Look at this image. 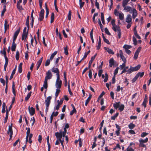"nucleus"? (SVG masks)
<instances>
[{"instance_id":"obj_1","label":"nucleus","mask_w":151,"mask_h":151,"mask_svg":"<svg viewBox=\"0 0 151 151\" xmlns=\"http://www.w3.org/2000/svg\"><path fill=\"white\" fill-rule=\"evenodd\" d=\"M141 65H138L134 67H132V66H130V68L129 69V73H131L133 71H135L139 70L140 68Z\"/></svg>"},{"instance_id":"obj_2","label":"nucleus","mask_w":151,"mask_h":151,"mask_svg":"<svg viewBox=\"0 0 151 151\" xmlns=\"http://www.w3.org/2000/svg\"><path fill=\"white\" fill-rule=\"evenodd\" d=\"M60 80V77H57L55 84L56 87L57 88L60 89L61 88L62 81L61 80Z\"/></svg>"},{"instance_id":"obj_3","label":"nucleus","mask_w":151,"mask_h":151,"mask_svg":"<svg viewBox=\"0 0 151 151\" xmlns=\"http://www.w3.org/2000/svg\"><path fill=\"white\" fill-rule=\"evenodd\" d=\"M52 76V74L50 70H48L46 73V76L45 77V80L47 81L51 79Z\"/></svg>"},{"instance_id":"obj_4","label":"nucleus","mask_w":151,"mask_h":151,"mask_svg":"<svg viewBox=\"0 0 151 151\" xmlns=\"http://www.w3.org/2000/svg\"><path fill=\"white\" fill-rule=\"evenodd\" d=\"M45 13V11L44 9H42L41 10L39 13V20L40 21H42L43 20L44 17V14Z\"/></svg>"},{"instance_id":"obj_5","label":"nucleus","mask_w":151,"mask_h":151,"mask_svg":"<svg viewBox=\"0 0 151 151\" xmlns=\"http://www.w3.org/2000/svg\"><path fill=\"white\" fill-rule=\"evenodd\" d=\"M115 20L114 19H112L111 22V23L112 26V29L115 32H116V28L119 27V25H117L115 24Z\"/></svg>"},{"instance_id":"obj_6","label":"nucleus","mask_w":151,"mask_h":151,"mask_svg":"<svg viewBox=\"0 0 151 151\" xmlns=\"http://www.w3.org/2000/svg\"><path fill=\"white\" fill-rule=\"evenodd\" d=\"M52 71L56 73L57 77H60V72L59 70L57 68L53 67L52 69Z\"/></svg>"},{"instance_id":"obj_7","label":"nucleus","mask_w":151,"mask_h":151,"mask_svg":"<svg viewBox=\"0 0 151 151\" xmlns=\"http://www.w3.org/2000/svg\"><path fill=\"white\" fill-rule=\"evenodd\" d=\"M28 110L30 115L32 116L34 115L35 113V110L34 108L33 107H30V106L28 107Z\"/></svg>"},{"instance_id":"obj_8","label":"nucleus","mask_w":151,"mask_h":151,"mask_svg":"<svg viewBox=\"0 0 151 151\" xmlns=\"http://www.w3.org/2000/svg\"><path fill=\"white\" fill-rule=\"evenodd\" d=\"M119 54L121 58L124 63H126L127 60L124 56L123 55L122 51V50H119Z\"/></svg>"},{"instance_id":"obj_9","label":"nucleus","mask_w":151,"mask_h":151,"mask_svg":"<svg viewBox=\"0 0 151 151\" xmlns=\"http://www.w3.org/2000/svg\"><path fill=\"white\" fill-rule=\"evenodd\" d=\"M51 99L52 97L51 96H49L47 97L45 101L46 106H49L51 102L50 100Z\"/></svg>"},{"instance_id":"obj_10","label":"nucleus","mask_w":151,"mask_h":151,"mask_svg":"<svg viewBox=\"0 0 151 151\" xmlns=\"http://www.w3.org/2000/svg\"><path fill=\"white\" fill-rule=\"evenodd\" d=\"M28 29H27V33H22V40L23 41L24 40V41H25L27 37V35L28 32Z\"/></svg>"},{"instance_id":"obj_11","label":"nucleus","mask_w":151,"mask_h":151,"mask_svg":"<svg viewBox=\"0 0 151 151\" xmlns=\"http://www.w3.org/2000/svg\"><path fill=\"white\" fill-rule=\"evenodd\" d=\"M147 100L148 98L147 95H145L142 104V105L145 108L147 106L146 103L147 101Z\"/></svg>"},{"instance_id":"obj_12","label":"nucleus","mask_w":151,"mask_h":151,"mask_svg":"<svg viewBox=\"0 0 151 151\" xmlns=\"http://www.w3.org/2000/svg\"><path fill=\"white\" fill-rule=\"evenodd\" d=\"M116 32L117 31V34L119 39L121 38V31L120 27H118L116 28Z\"/></svg>"},{"instance_id":"obj_13","label":"nucleus","mask_w":151,"mask_h":151,"mask_svg":"<svg viewBox=\"0 0 151 151\" xmlns=\"http://www.w3.org/2000/svg\"><path fill=\"white\" fill-rule=\"evenodd\" d=\"M12 124H11L9 126L8 130L7 131V133L8 134H13Z\"/></svg>"},{"instance_id":"obj_14","label":"nucleus","mask_w":151,"mask_h":151,"mask_svg":"<svg viewBox=\"0 0 151 151\" xmlns=\"http://www.w3.org/2000/svg\"><path fill=\"white\" fill-rule=\"evenodd\" d=\"M132 17L134 19L137 15V11L134 8L132 10Z\"/></svg>"},{"instance_id":"obj_15","label":"nucleus","mask_w":151,"mask_h":151,"mask_svg":"<svg viewBox=\"0 0 151 151\" xmlns=\"http://www.w3.org/2000/svg\"><path fill=\"white\" fill-rule=\"evenodd\" d=\"M29 16H27L26 21L25 23L26 25L27 26L28 30H29Z\"/></svg>"},{"instance_id":"obj_16","label":"nucleus","mask_w":151,"mask_h":151,"mask_svg":"<svg viewBox=\"0 0 151 151\" xmlns=\"http://www.w3.org/2000/svg\"><path fill=\"white\" fill-rule=\"evenodd\" d=\"M55 135L56 138L57 139H58V140L62 139L61 134L60 133H58V132H55Z\"/></svg>"},{"instance_id":"obj_17","label":"nucleus","mask_w":151,"mask_h":151,"mask_svg":"<svg viewBox=\"0 0 151 151\" xmlns=\"http://www.w3.org/2000/svg\"><path fill=\"white\" fill-rule=\"evenodd\" d=\"M42 59L43 58L42 57L39 60L37 63V66L36 68L37 70H38L41 64L42 61Z\"/></svg>"},{"instance_id":"obj_18","label":"nucleus","mask_w":151,"mask_h":151,"mask_svg":"<svg viewBox=\"0 0 151 151\" xmlns=\"http://www.w3.org/2000/svg\"><path fill=\"white\" fill-rule=\"evenodd\" d=\"M101 37L100 36L99 37V42L98 43V45L96 46L97 49V50H99L101 47Z\"/></svg>"},{"instance_id":"obj_19","label":"nucleus","mask_w":151,"mask_h":151,"mask_svg":"<svg viewBox=\"0 0 151 151\" xmlns=\"http://www.w3.org/2000/svg\"><path fill=\"white\" fill-rule=\"evenodd\" d=\"M114 59L113 58L110 59L109 60V66L110 67L114 65Z\"/></svg>"},{"instance_id":"obj_20","label":"nucleus","mask_w":151,"mask_h":151,"mask_svg":"<svg viewBox=\"0 0 151 151\" xmlns=\"http://www.w3.org/2000/svg\"><path fill=\"white\" fill-rule=\"evenodd\" d=\"M92 97V95L91 94H89V97H88L87 99L86 100L85 105L86 106H87L88 103L89 102V101H90Z\"/></svg>"},{"instance_id":"obj_21","label":"nucleus","mask_w":151,"mask_h":151,"mask_svg":"<svg viewBox=\"0 0 151 151\" xmlns=\"http://www.w3.org/2000/svg\"><path fill=\"white\" fill-rule=\"evenodd\" d=\"M132 18L131 17V15L129 14H128L127 17L126 19V22L127 23H129L132 21Z\"/></svg>"},{"instance_id":"obj_22","label":"nucleus","mask_w":151,"mask_h":151,"mask_svg":"<svg viewBox=\"0 0 151 151\" xmlns=\"http://www.w3.org/2000/svg\"><path fill=\"white\" fill-rule=\"evenodd\" d=\"M124 8V10H125L127 12H129L130 11H132V8L129 6H125L123 7Z\"/></svg>"},{"instance_id":"obj_23","label":"nucleus","mask_w":151,"mask_h":151,"mask_svg":"<svg viewBox=\"0 0 151 151\" xmlns=\"http://www.w3.org/2000/svg\"><path fill=\"white\" fill-rule=\"evenodd\" d=\"M17 7L19 12H20L21 11L23 10L24 9L22 8V5H20L19 4H17Z\"/></svg>"},{"instance_id":"obj_24","label":"nucleus","mask_w":151,"mask_h":151,"mask_svg":"<svg viewBox=\"0 0 151 151\" xmlns=\"http://www.w3.org/2000/svg\"><path fill=\"white\" fill-rule=\"evenodd\" d=\"M130 0H123L122 1V6L123 7L126 6L128 2Z\"/></svg>"},{"instance_id":"obj_25","label":"nucleus","mask_w":151,"mask_h":151,"mask_svg":"<svg viewBox=\"0 0 151 151\" xmlns=\"http://www.w3.org/2000/svg\"><path fill=\"white\" fill-rule=\"evenodd\" d=\"M58 52L57 51H55L54 52L52 53L49 59L51 61H52L53 58L57 54V53Z\"/></svg>"},{"instance_id":"obj_26","label":"nucleus","mask_w":151,"mask_h":151,"mask_svg":"<svg viewBox=\"0 0 151 151\" xmlns=\"http://www.w3.org/2000/svg\"><path fill=\"white\" fill-rule=\"evenodd\" d=\"M120 102H116L113 104V106L116 109H117L119 107Z\"/></svg>"},{"instance_id":"obj_27","label":"nucleus","mask_w":151,"mask_h":151,"mask_svg":"<svg viewBox=\"0 0 151 151\" xmlns=\"http://www.w3.org/2000/svg\"><path fill=\"white\" fill-rule=\"evenodd\" d=\"M16 46V44L15 43H12L11 47V50L13 52L15 51Z\"/></svg>"},{"instance_id":"obj_28","label":"nucleus","mask_w":151,"mask_h":151,"mask_svg":"<svg viewBox=\"0 0 151 151\" xmlns=\"http://www.w3.org/2000/svg\"><path fill=\"white\" fill-rule=\"evenodd\" d=\"M22 63H19V67H18V72L19 73H21L22 72Z\"/></svg>"},{"instance_id":"obj_29","label":"nucleus","mask_w":151,"mask_h":151,"mask_svg":"<svg viewBox=\"0 0 151 151\" xmlns=\"http://www.w3.org/2000/svg\"><path fill=\"white\" fill-rule=\"evenodd\" d=\"M101 17L102 23L103 24H105V20L104 19V14L103 12L101 13Z\"/></svg>"},{"instance_id":"obj_30","label":"nucleus","mask_w":151,"mask_h":151,"mask_svg":"<svg viewBox=\"0 0 151 151\" xmlns=\"http://www.w3.org/2000/svg\"><path fill=\"white\" fill-rule=\"evenodd\" d=\"M4 28H6V29H9V25L8 24V22L6 19L5 20V22L4 24Z\"/></svg>"},{"instance_id":"obj_31","label":"nucleus","mask_w":151,"mask_h":151,"mask_svg":"<svg viewBox=\"0 0 151 151\" xmlns=\"http://www.w3.org/2000/svg\"><path fill=\"white\" fill-rule=\"evenodd\" d=\"M32 93V92L30 91L28 93L27 96L25 98V101H27L29 100V98H30V97L31 96Z\"/></svg>"},{"instance_id":"obj_32","label":"nucleus","mask_w":151,"mask_h":151,"mask_svg":"<svg viewBox=\"0 0 151 151\" xmlns=\"http://www.w3.org/2000/svg\"><path fill=\"white\" fill-rule=\"evenodd\" d=\"M55 18V14L53 12L51 13V20H50V23H52L54 21Z\"/></svg>"},{"instance_id":"obj_33","label":"nucleus","mask_w":151,"mask_h":151,"mask_svg":"<svg viewBox=\"0 0 151 151\" xmlns=\"http://www.w3.org/2000/svg\"><path fill=\"white\" fill-rule=\"evenodd\" d=\"M55 32L56 35L57 36H58L59 37V38L60 40H62V36L61 35L60 32H59L58 31V29L57 28L55 30Z\"/></svg>"},{"instance_id":"obj_34","label":"nucleus","mask_w":151,"mask_h":151,"mask_svg":"<svg viewBox=\"0 0 151 151\" xmlns=\"http://www.w3.org/2000/svg\"><path fill=\"white\" fill-rule=\"evenodd\" d=\"M43 87L45 89H47L48 87L47 81L45 80Z\"/></svg>"},{"instance_id":"obj_35","label":"nucleus","mask_w":151,"mask_h":151,"mask_svg":"<svg viewBox=\"0 0 151 151\" xmlns=\"http://www.w3.org/2000/svg\"><path fill=\"white\" fill-rule=\"evenodd\" d=\"M136 126L132 123H131L128 125V127L129 129H134Z\"/></svg>"},{"instance_id":"obj_36","label":"nucleus","mask_w":151,"mask_h":151,"mask_svg":"<svg viewBox=\"0 0 151 151\" xmlns=\"http://www.w3.org/2000/svg\"><path fill=\"white\" fill-rule=\"evenodd\" d=\"M106 51L109 54L113 55L114 54V52L113 50L109 48H106Z\"/></svg>"},{"instance_id":"obj_37","label":"nucleus","mask_w":151,"mask_h":151,"mask_svg":"<svg viewBox=\"0 0 151 151\" xmlns=\"http://www.w3.org/2000/svg\"><path fill=\"white\" fill-rule=\"evenodd\" d=\"M124 104H121L120 105H119V110L120 111H122L124 109Z\"/></svg>"},{"instance_id":"obj_38","label":"nucleus","mask_w":151,"mask_h":151,"mask_svg":"<svg viewBox=\"0 0 151 151\" xmlns=\"http://www.w3.org/2000/svg\"><path fill=\"white\" fill-rule=\"evenodd\" d=\"M33 135L31 133L29 134V142L30 144H31L32 143V137Z\"/></svg>"},{"instance_id":"obj_39","label":"nucleus","mask_w":151,"mask_h":151,"mask_svg":"<svg viewBox=\"0 0 151 151\" xmlns=\"http://www.w3.org/2000/svg\"><path fill=\"white\" fill-rule=\"evenodd\" d=\"M85 4L84 2H82V0H79V4L80 9H81L84 6Z\"/></svg>"},{"instance_id":"obj_40","label":"nucleus","mask_w":151,"mask_h":151,"mask_svg":"<svg viewBox=\"0 0 151 151\" xmlns=\"http://www.w3.org/2000/svg\"><path fill=\"white\" fill-rule=\"evenodd\" d=\"M132 47V46L131 45H124L123 47V48L126 50L130 49Z\"/></svg>"},{"instance_id":"obj_41","label":"nucleus","mask_w":151,"mask_h":151,"mask_svg":"<svg viewBox=\"0 0 151 151\" xmlns=\"http://www.w3.org/2000/svg\"><path fill=\"white\" fill-rule=\"evenodd\" d=\"M144 74V72H142L141 73L140 72H138L136 75L137 76V77H138L140 76V77H142Z\"/></svg>"},{"instance_id":"obj_42","label":"nucleus","mask_w":151,"mask_h":151,"mask_svg":"<svg viewBox=\"0 0 151 151\" xmlns=\"http://www.w3.org/2000/svg\"><path fill=\"white\" fill-rule=\"evenodd\" d=\"M93 29H92L90 32V36L91 39L92 40V42L93 43L94 42V40H93Z\"/></svg>"},{"instance_id":"obj_43","label":"nucleus","mask_w":151,"mask_h":151,"mask_svg":"<svg viewBox=\"0 0 151 151\" xmlns=\"http://www.w3.org/2000/svg\"><path fill=\"white\" fill-rule=\"evenodd\" d=\"M119 19L121 20H122L124 19V14L122 13H119Z\"/></svg>"},{"instance_id":"obj_44","label":"nucleus","mask_w":151,"mask_h":151,"mask_svg":"<svg viewBox=\"0 0 151 151\" xmlns=\"http://www.w3.org/2000/svg\"><path fill=\"white\" fill-rule=\"evenodd\" d=\"M148 138L147 137L145 139H139V142H141L142 143H146L148 141Z\"/></svg>"},{"instance_id":"obj_45","label":"nucleus","mask_w":151,"mask_h":151,"mask_svg":"<svg viewBox=\"0 0 151 151\" xmlns=\"http://www.w3.org/2000/svg\"><path fill=\"white\" fill-rule=\"evenodd\" d=\"M119 113L118 112L116 113V114L113 116L111 117V119L112 120H115L116 118L119 115Z\"/></svg>"},{"instance_id":"obj_46","label":"nucleus","mask_w":151,"mask_h":151,"mask_svg":"<svg viewBox=\"0 0 151 151\" xmlns=\"http://www.w3.org/2000/svg\"><path fill=\"white\" fill-rule=\"evenodd\" d=\"M123 70L122 71V72L120 73V74H122L123 73H125L126 72H127V74H130V73H129L128 70H129V69L128 70H126L125 68H124Z\"/></svg>"},{"instance_id":"obj_47","label":"nucleus","mask_w":151,"mask_h":151,"mask_svg":"<svg viewBox=\"0 0 151 151\" xmlns=\"http://www.w3.org/2000/svg\"><path fill=\"white\" fill-rule=\"evenodd\" d=\"M16 59L17 60H18L19 58V51H17L16 52L15 56Z\"/></svg>"},{"instance_id":"obj_48","label":"nucleus","mask_w":151,"mask_h":151,"mask_svg":"<svg viewBox=\"0 0 151 151\" xmlns=\"http://www.w3.org/2000/svg\"><path fill=\"white\" fill-rule=\"evenodd\" d=\"M68 91L69 93V94L70 95L72 96L73 95V93L71 91V89L70 88V83H69V81L68 83Z\"/></svg>"},{"instance_id":"obj_49","label":"nucleus","mask_w":151,"mask_h":151,"mask_svg":"<svg viewBox=\"0 0 151 151\" xmlns=\"http://www.w3.org/2000/svg\"><path fill=\"white\" fill-rule=\"evenodd\" d=\"M20 31V28H19V29H17V30H16L14 34V36L17 37L18 36L19 34V33Z\"/></svg>"},{"instance_id":"obj_50","label":"nucleus","mask_w":151,"mask_h":151,"mask_svg":"<svg viewBox=\"0 0 151 151\" xmlns=\"http://www.w3.org/2000/svg\"><path fill=\"white\" fill-rule=\"evenodd\" d=\"M133 41L134 45H136L137 44V41L136 38L134 36L133 37Z\"/></svg>"},{"instance_id":"obj_51","label":"nucleus","mask_w":151,"mask_h":151,"mask_svg":"<svg viewBox=\"0 0 151 151\" xmlns=\"http://www.w3.org/2000/svg\"><path fill=\"white\" fill-rule=\"evenodd\" d=\"M45 9L46 10V14L48 15L49 14V9L47 7V3H45Z\"/></svg>"},{"instance_id":"obj_52","label":"nucleus","mask_w":151,"mask_h":151,"mask_svg":"<svg viewBox=\"0 0 151 151\" xmlns=\"http://www.w3.org/2000/svg\"><path fill=\"white\" fill-rule=\"evenodd\" d=\"M50 61L51 60L50 59H48L46 60L45 64V66H47L50 65Z\"/></svg>"},{"instance_id":"obj_53","label":"nucleus","mask_w":151,"mask_h":151,"mask_svg":"<svg viewBox=\"0 0 151 151\" xmlns=\"http://www.w3.org/2000/svg\"><path fill=\"white\" fill-rule=\"evenodd\" d=\"M54 4L55 10L57 12H58V10L57 5V0H54Z\"/></svg>"},{"instance_id":"obj_54","label":"nucleus","mask_w":151,"mask_h":151,"mask_svg":"<svg viewBox=\"0 0 151 151\" xmlns=\"http://www.w3.org/2000/svg\"><path fill=\"white\" fill-rule=\"evenodd\" d=\"M105 78L104 80V82H107L108 79V76L107 73H106L105 74Z\"/></svg>"},{"instance_id":"obj_55","label":"nucleus","mask_w":151,"mask_h":151,"mask_svg":"<svg viewBox=\"0 0 151 151\" xmlns=\"http://www.w3.org/2000/svg\"><path fill=\"white\" fill-rule=\"evenodd\" d=\"M71 12L70 10L69 11L68 14V20H70L71 19Z\"/></svg>"},{"instance_id":"obj_56","label":"nucleus","mask_w":151,"mask_h":151,"mask_svg":"<svg viewBox=\"0 0 151 151\" xmlns=\"http://www.w3.org/2000/svg\"><path fill=\"white\" fill-rule=\"evenodd\" d=\"M59 88H57L56 89V91L55 93V96L56 97H57L59 93L60 92V90Z\"/></svg>"},{"instance_id":"obj_57","label":"nucleus","mask_w":151,"mask_h":151,"mask_svg":"<svg viewBox=\"0 0 151 151\" xmlns=\"http://www.w3.org/2000/svg\"><path fill=\"white\" fill-rule=\"evenodd\" d=\"M104 31H105V33L106 34H107L109 35H111V34L110 33V32H109V31L108 29L106 27L105 28Z\"/></svg>"},{"instance_id":"obj_58","label":"nucleus","mask_w":151,"mask_h":151,"mask_svg":"<svg viewBox=\"0 0 151 151\" xmlns=\"http://www.w3.org/2000/svg\"><path fill=\"white\" fill-rule=\"evenodd\" d=\"M139 146L140 147H146L145 145L143 143H142L141 142H139Z\"/></svg>"},{"instance_id":"obj_59","label":"nucleus","mask_w":151,"mask_h":151,"mask_svg":"<svg viewBox=\"0 0 151 151\" xmlns=\"http://www.w3.org/2000/svg\"><path fill=\"white\" fill-rule=\"evenodd\" d=\"M64 53L66 55H68V50L67 47H66L64 48Z\"/></svg>"},{"instance_id":"obj_60","label":"nucleus","mask_w":151,"mask_h":151,"mask_svg":"<svg viewBox=\"0 0 151 151\" xmlns=\"http://www.w3.org/2000/svg\"><path fill=\"white\" fill-rule=\"evenodd\" d=\"M138 78L137 77V76L136 75L133 78V79L132 80V83L135 82Z\"/></svg>"},{"instance_id":"obj_61","label":"nucleus","mask_w":151,"mask_h":151,"mask_svg":"<svg viewBox=\"0 0 151 151\" xmlns=\"http://www.w3.org/2000/svg\"><path fill=\"white\" fill-rule=\"evenodd\" d=\"M0 52L1 54L4 55V58L7 57L6 52L4 51L3 50H1Z\"/></svg>"},{"instance_id":"obj_62","label":"nucleus","mask_w":151,"mask_h":151,"mask_svg":"<svg viewBox=\"0 0 151 151\" xmlns=\"http://www.w3.org/2000/svg\"><path fill=\"white\" fill-rule=\"evenodd\" d=\"M119 69V68L118 67H117L114 70V76H115L116 75L118 72V70Z\"/></svg>"},{"instance_id":"obj_63","label":"nucleus","mask_w":151,"mask_h":151,"mask_svg":"<svg viewBox=\"0 0 151 151\" xmlns=\"http://www.w3.org/2000/svg\"><path fill=\"white\" fill-rule=\"evenodd\" d=\"M139 54V53L135 52L134 56V59L136 60Z\"/></svg>"},{"instance_id":"obj_64","label":"nucleus","mask_w":151,"mask_h":151,"mask_svg":"<svg viewBox=\"0 0 151 151\" xmlns=\"http://www.w3.org/2000/svg\"><path fill=\"white\" fill-rule=\"evenodd\" d=\"M126 151H134V149H133L132 147H128L126 149Z\"/></svg>"}]
</instances>
